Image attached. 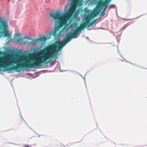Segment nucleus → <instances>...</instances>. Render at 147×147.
<instances>
[{"label": "nucleus", "mask_w": 147, "mask_h": 147, "mask_svg": "<svg viewBox=\"0 0 147 147\" xmlns=\"http://www.w3.org/2000/svg\"><path fill=\"white\" fill-rule=\"evenodd\" d=\"M8 25L7 22L3 19L0 18V30H2V34L4 37H7L8 39H11V36L8 34V31L7 29Z\"/></svg>", "instance_id": "1"}, {"label": "nucleus", "mask_w": 147, "mask_h": 147, "mask_svg": "<svg viewBox=\"0 0 147 147\" xmlns=\"http://www.w3.org/2000/svg\"><path fill=\"white\" fill-rule=\"evenodd\" d=\"M47 37L46 36H43L41 38L33 40L31 42H29V45H33L36 44V43L37 42L42 41L45 42L47 40Z\"/></svg>", "instance_id": "2"}, {"label": "nucleus", "mask_w": 147, "mask_h": 147, "mask_svg": "<svg viewBox=\"0 0 147 147\" xmlns=\"http://www.w3.org/2000/svg\"><path fill=\"white\" fill-rule=\"evenodd\" d=\"M68 25H69L68 24H67V23L66 24V25H65V26H65L59 32V34H61L63 32L67 30L69 28H68L67 27V26H68Z\"/></svg>", "instance_id": "3"}, {"label": "nucleus", "mask_w": 147, "mask_h": 147, "mask_svg": "<svg viewBox=\"0 0 147 147\" xmlns=\"http://www.w3.org/2000/svg\"><path fill=\"white\" fill-rule=\"evenodd\" d=\"M23 40V39L22 38H19L17 39V41L18 42H22Z\"/></svg>", "instance_id": "4"}, {"label": "nucleus", "mask_w": 147, "mask_h": 147, "mask_svg": "<svg viewBox=\"0 0 147 147\" xmlns=\"http://www.w3.org/2000/svg\"><path fill=\"white\" fill-rule=\"evenodd\" d=\"M115 7V6L114 5H110L109 7L110 8H112Z\"/></svg>", "instance_id": "5"}, {"label": "nucleus", "mask_w": 147, "mask_h": 147, "mask_svg": "<svg viewBox=\"0 0 147 147\" xmlns=\"http://www.w3.org/2000/svg\"><path fill=\"white\" fill-rule=\"evenodd\" d=\"M20 36V34H16L15 35V38H16V37H18Z\"/></svg>", "instance_id": "6"}, {"label": "nucleus", "mask_w": 147, "mask_h": 147, "mask_svg": "<svg viewBox=\"0 0 147 147\" xmlns=\"http://www.w3.org/2000/svg\"><path fill=\"white\" fill-rule=\"evenodd\" d=\"M127 26V25H125L123 26V27L122 28V29L123 30H124V29H125L126 28V27Z\"/></svg>", "instance_id": "7"}, {"label": "nucleus", "mask_w": 147, "mask_h": 147, "mask_svg": "<svg viewBox=\"0 0 147 147\" xmlns=\"http://www.w3.org/2000/svg\"><path fill=\"white\" fill-rule=\"evenodd\" d=\"M30 146L28 145H25L24 146V147H30Z\"/></svg>", "instance_id": "8"}, {"label": "nucleus", "mask_w": 147, "mask_h": 147, "mask_svg": "<svg viewBox=\"0 0 147 147\" xmlns=\"http://www.w3.org/2000/svg\"><path fill=\"white\" fill-rule=\"evenodd\" d=\"M76 24L75 23L74 24V25H70V27H73V26H75V25Z\"/></svg>", "instance_id": "9"}, {"label": "nucleus", "mask_w": 147, "mask_h": 147, "mask_svg": "<svg viewBox=\"0 0 147 147\" xmlns=\"http://www.w3.org/2000/svg\"><path fill=\"white\" fill-rule=\"evenodd\" d=\"M101 15H102L103 16H104L105 15L104 14H103V12H102L101 14Z\"/></svg>", "instance_id": "10"}]
</instances>
